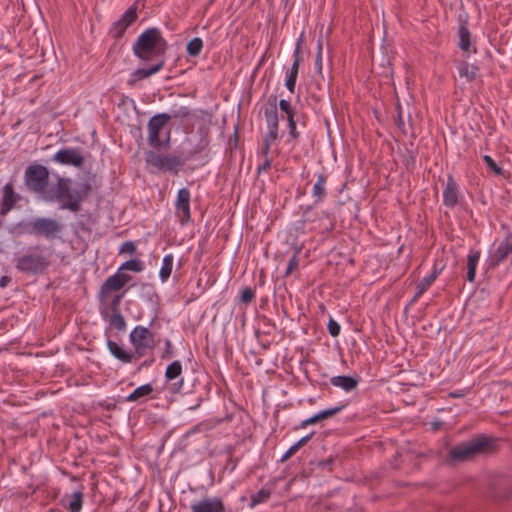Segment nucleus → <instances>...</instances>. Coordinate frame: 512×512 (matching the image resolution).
Listing matches in <instances>:
<instances>
[{"mask_svg": "<svg viewBox=\"0 0 512 512\" xmlns=\"http://www.w3.org/2000/svg\"><path fill=\"white\" fill-rule=\"evenodd\" d=\"M458 74L461 78H465L467 82L476 80L479 73L478 66L470 64L465 60L459 61L457 65Z\"/></svg>", "mask_w": 512, "mask_h": 512, "instance_id": "24", "label": "nucleus"}, {"mask_svg": "<svg viewBox=\"0 0 512 512\" xmlns=\"http://www.w3.org/2000/svg\"><path fill=\"white\" fill-rule=\"evenodd\" d=\"M145 161L147 164L158 170L174 174H177L186 163L184 157L181 158L175 155H162L154 151H148L145 153Z\"/></svg>", "mask_w": 512, "mask_h": 512, "instance_id": "9", "label": "nucleus"}, {"mask_svg": "<svg viewBox=\"0 0 512 512\" xmlns=\"http://www.w3.org/2000/svg\"><path fill=\"white\" fill-rule=\"evenodd\" d=\"M165 61L160 60L151 65L149 68H139L135 70L127 81L129 86H134L138 81L150 77L151 75L159 72L164 67Z\"/></svg>", "mask_w": 512, "mask_h": 512, "instance_id": "19", "label": "nucleus"}, {"mask_svg": "<svg viewBox=\"0 0 512 512\" xmlns=\"http://www.w3.org/2000/svg\"><path fill=\"white\" fill-rule=\"evenodd\" d=\"M166 44L159 29L149 28L133 44V53L141 61H149L154 55L164 53Z\"/></svg>", "mask_w": 512, "mask_h": 512, "instance_id": "3", "label": "nucleus"}, {"mask_svg": "<svg viewBox=\"0 0 512 512\" xmlns=\"http://www.w3.org/2000/svg\"><path fill=\"white\" fill-rule=\"evenodd\" d=\"M483 161L497 175L502 174V169L496 164V162L489 155H485L483 157Z\"/></svg>", "mask_w": 512, "mask_h": 512, "instance_id": "41", "label": "nucleus"}, {"mask_svg": "<svg viewBox=\"0 0 512 512\" xmlns=\"http://www.w3.org/2000/svg\"><path fill=\"white\" fill-rule=\"evenodd\" d=\"M298 451V449L296 448L295 445H292L288 451L284 454V456L282 457V461H286L288 460L292 455H294L296 452Z\"/></svg>", "mask_w": 512, "mask_h": 512, "instance_id": "51", "label": "nucleus"}, {"mask_svg": "<svg viewBox=\"0 0 512 512\" xmlns=\"http://www.w3.org/2000/svg\"><path fill=\"white\" fill-rule=\"evenodd\" d=\"M130 343L137 354V359L144 357L148 350L156 346L155 334L144 326H136L129 335Z\"/></svg>", "mask_w": 512, "mask_h": 512, "instance_id": "8", "label": "nucleus"}, {"mask_svg": "<svg viewBox=\"0 0 512 512\" xmlns=\"http://www.w3.org/2000/svg\"><path fill=\"white\" fill-rule=\"evenodd\" d=\"M203 48V41L201 38H193L187 43L186 51L192 57H197Z\"/></svg>", "mask_w": 512, "mask_h": 512, "instance_id": "32", "label": "nucleus"}, {"mask_svg": "<svg viewBox=\"0 0 512 512\" xmlns=\"http://www.w3.org/2000/svg\"><path fill=\"white\" fill-rule=\"evenodd\" d=\"M321 420H322V419H321V417H320V414L318 413V414H316V415H314V416H312V417H310V418H308V419H306V420L302 421V423H301V427H303V428H304V427H306V426H308V425L315 424V423H317V422H319V421H321Z\"/></svg>", "mask_w": 512, "mask_h": 512, "instance_id": "48", "label": "nucleus"}, {"mask_svg": "<svg viewBox=\"0 0 512 512\" xmlns=\"http://www.w3.org/2000/svg\"><path fill=\"white\" fill-rule=\"evenodd\" d=\"M173 262H174V257L172 254H168L163 258V264H162V267L159 272L162 282L167 281L168 278L170 277V275L172 273Z\"/></svg>", "mask_w": 512, "mask_h": 512, "instance_id": "31", "label": "nucleus"}, {"mask_svg": "<svg viewBox=\"0 0 512 512\" xmlns=\"http://www.w3.org/2000/svg\"><path fill=\"white\" fill-rule=\"evenodd\" d=\"M153 386L151 384H145L137 387L131 394L126 398L128 402H136L143 397L149 396L153 392Z\"/></svg>", "mask_w": 512, "mask_h": 512, "instance_id": "30", "label": "nucleus"}, {"mask_svg": "<svg viewBox=\"0 0 512 512\" xmlns=\"http://www.w3.org/2000/svg\"><path fill=\"white\" fill-rule=\"evenodd\" d=\"M190 115V111L187 107H182L176 114L175 117L185 118Z\"/></svg>", "mask_w": 512, "mask_h": 512, "instance_id": "53", "label": "nucleus"}, {"mask_svg": "<svg viewBox=\"0 0 512 512\" xmlns=\"http://www.w3.org/2000/svg\"><path fill=\"white\" fill-rule=\"evenodd\" d=\"M49 266V255L43 252L40 245L28 247L16 258V269L26 274H42Z\"/></svg>", "mask_w": 512, "mask_h": 512, "instance_id": "4", "label": "nucleus"}, {"mask_svg": "<svg viewBox=\"0 0 512 512\" xmlns=\"http://www.w3.org/2000/svg\"><path fill=\"white\" fill-rule=\"evenodd\" d=\"M397 125H398L399 128H402L404 126V121H403L401 113L398 114Z\"/></svg>", "mask_w": 512, "mask_h": 512, "instance_id": "57", "label": "nucleus"}, {"mask_svg": "<svg viewBox=\"0 0 512 512\" xmlns=\"http://www.w3.org/2000/svg\"><path fill=\"white\" fill-rule=\"evenodd\" d=\"M192 512H225V506L220 498H204L191 505Z\"/></svg>", "mask_w": 512, "mask_h": 512, "instance_id": "17", "label": "nucleus"}, {"mask_svg": "<svg viewBox=\"0 0 512 512\" xmlns=\"http://www.w3.org/2000/svg\"><path fill=\"white\" fill-rule=\"evenodd\" d=\"M459 43L458 46L463 52H470L471 48V33L465 23H462L458 28Z\"/></svg>", "mask_w": 512, "mask_h": 512, "instance_id": "28", "label": "nucleus"}, {"mask_svg": "<svg viewBox=\"0 0 512 512\" xmlns=\"http://www.w3.org/2000/svg\"><path fill=\"white\" fill-rule=\"evenodd\" d=\"M254 296L255 293L250 287H246L241 291V301L245 304H249Z\"/></svg>", "mask_w": 512, "mask_h": 512, "instance_id": "42", "label": "nucleus"}, {"mask_svg": "<svg viewBox=\"0 0 512 512\" xmlns=\"http://www.w3.org/2000/svg\"><path fill=\"white\" fill-rule=\"evenodd\" d=\"M122 298H123V294H117L112 298V300L110 302V308H111L112 312H120L119 306H120Z\"/></svg>", "mask_w": 512, "mask_h": 512, "instance_id": "47", "label": "nucleus"}, {"mask_svg": "<svg viewBox=\"0 0 512 512\" xmlns=\"http://www.w3.org/2000/svg\"><path fill=\"white\" fill-rule=\"evenodd\" d=\"M480 259V251H471L467 256V280L469 282L475 281L476 268Z\"/></svg>", "mask_w": 512, "mask_h": 512, "instance_id": "29", "label": "nucleus"}, {"mask_svg": "<svg viewBox=\"0 0 512 512\" xmlns=\"http://www.w3.org/2000/svg\"><path fill=\"white\" fill-rule=\"evenodd\" d=\"M171 120V115L167 113L156 114L150 118L148 122V143L155 149L167 148L170 143L171 130H167L165 140L160 139V132L165 128Z\"/></svg>", "mask_w": 512, "mask_h": 512, "instance_id": "6", "label": "nucleus"}, {"mask_svg": "<svg viewBox=\"0 0 512 512\" xmlns=\"http://www.w3.org/2000/svg\"><path fill=\"white\" fill-rule=\"evenodd\" d=\"M143 263L139 259H131L124 262L120 268L119 272L123 270L133 271V272H141L143 270Z\"/></svg>", "mask_w": 512, "mask_h": 512, "instance_id": "35", "label": "nucleus"}, {"mask_svg": "<svg viewBox=\"0 0 512 512\" xmlns=\"http://www.w3.org/2000/svg\"><path fill=\"white\" fill-rule=\"evenodd\" d=\"M332 462H333V460H332V459H329V460H327L326 462H321V463H320V465H323V466H325V465H331V463H332Z\"/></svg>", "mask_w": 512, "mask_h": 512, "instance_id": "58", "label": "nucleus"}, {"mask_svg": "<svg viewBox=\"0 0 512 512\" xmlns=\"http://www.w3.org/2000/svg\"><path fill=\"white\" fill-rule=\"evenodd\" d=\"M300 44H301V39L298 41L297 45H296V48L294 50V61H293V64L290 68V71L287 75V79H286V87L287 89L291 92V93H294L295 91V85H296V80H297V76H298V70H299V66H300V62H301V58H300Z\"/></svg>", "mask_w": 512, "mask_h": 512, "instance_id": "20", "label": "nucleus"}, {"mask_svg": "<svg viewBox=\"0 0 512 512\" xmlns=\"http://www.w3.org/2000/svg\"><path fill=\"white\" fill-rule=\"evenodd\" d=\"M299 266V259H298V251H296L293 256L289 259L287 269L285 271L284 276H289L295 269H297Z\"/></svg>", "mask_w": 512, "mask_h": 512, "instance_id": "38", "label": "nucleus"}, {"mask_svg": "<svg viewBox=\"0 0 512 512\" xmlns=\"http://www.w3.org/2000/svg\"><path fill=\"white\" fill-rule=\"evenodd\" d=\"M287 121H288V127H289V135L294 140L298 139L299 132L297 131V128H296V121L294 120V118L288 119Z\"/></svg>", "mask_w": 512, "mask_h": 512, "instance_id": "46", "label": "nucleus"}, {"mask_svg": "<svg viewBox=\"0 0 512 512\" xmlns=\"http://www.w3.org/2000/svg\"><path fill=\"white\" fill-rule=\"evenodd\" d=\"M29 232L37 237L55 239L63 231V225L57 220L47 217H39L28 224Z\"/></svg>", "mask_w": 512, "mask_h": 512, "instance_id": "10", "label": "nucleus"}, {"mask_svg": "<svg viewBox=\"0 0 512 512\" xmlns=\"http://www.w3.org/2000/svg\"><path fill=\"white\" fill-rule=\"evenodd\" d=\"M71 178L59 177L54 189L45 196L46 202H58L61 209L77 213L81 210V204L86 200L92 191L89 181L78 183L74 187Z\"/></svg>", "mask_w": 512, "mask_h": 512, "instance_id": "1", "label": "nucleus"}, {"mask_svg": "<svg viewBox=\"0 0 512 512\" xmlns=\"http://www.w3.org/2000/svg\"><path fill=\"white\" fill-rule=\"evenodd\" d=\"M272 160L270 158H264V162L259 165L257 171L258 174H261L262 172L268 171L271 168Z\"/></svg>", "mask_w": 512, "mask_h": 512, "instance_id": "49", "label": "nucleus"}, {"mask_svg": "<svg viewBox=\"0 0 512 512\" xmlns=\"http://www.w3.org/2000/svg\"><path fill=\"white\" fill-rule=\"evenodd\" d=\"M344 407H345V405H341V406H337L334 408L323 410V411L319 412L320 417L322 420L330 418V417L336 415L338 412H340Z\"/></svg>", "mask_w": 512, "mask_h": 512, "instance_id": "40", "label": "nucleus"}, {"mask_svg": "<svg viewBox=\"0 0 512 512\" xmlns=\"http://www.w3.org/2000/svg\"><path fill=\"white\" fill-rule=\"evenodd\" d=\"M279 108L283 113L286 114L287 120L295 117V110L288 100L281 99L279 101Z\"/></svg>", "mask_w": 512, "mask_h": 512, "instance_id": "37", "label": "nucleus"}, {"mask_svg": "<svg viewBox=\"0 0 512 512\" xmlns=\"http://www.w3.org/2000/svg\"><path fill=\"white\" fill-rule=\"evenodd\" d=\"M512 253V232H509L504 240L499 244L495 253L491 257L490 265L492 267L498 266L505 261L509 254Z\"/></svg>", "mask_w": 512, "mask_h": 512, "instance_id": "18", "label": "nucleus"}, {"mask_svg": "<svg viewBox=\"0 0 512 512\" xmlns=\"http://www.w3.org/2000/svg\"><path fill=\"white\" fill-rule=\"evenodd\" d=\"M327 177L320 173L317 176V180L312 188V196L315 198V203L322 202L327 195L326 191Z\"/></svg>", "mask_w": 512, "mask_h": 512, "instance_id": "26", "label": "nucleus"}, {"mask_svg": "<svg viewBox=\"0 0 512 512\" xmlns=\"http://www.w3.org/2000/svg\"><path fill=\"white\" fill-rule=\"evenodd\" d=\"M321 218L328 220V224H327V225H325L323 228H324L325 230H332V229H333V224H332V222L329 220L328 214H326L325 212H322V213H321Z\"/></svg>", "mask_w": 512, "mask_h": 512, "instance_id": "55", "label": "nucleus"}, {"mask_svg": "<svg viewBox=\"0 0 512 512\" xmlns=\"http://www.w3.org/2000/svg\"><path fill=\"white\" fill-rule=\"evenodd\" d=\"M131 280V276L122 272H117L116 274L109 276L105 282L102 284L100 288V300L105 301L112 291H119L122 289L129 281Z\"/></svg>", "mask_w": 512, "mask_h": 512, "instance_id": "13", "label": "nucleus"}, {"mask_svg": "<svg viewBox=\"0 0 512 512\" xmlns=\"http://www.w3.org/2000/svg\"><path fill=\"white\" fill-rule=\"evenodd\" d=\"M50 172L48 168L42 164L34 163L29 165L24 172V185L28 191L39 195L44 201L45 196L49 195L48 184Z\"/></svg>", "mask_w": 512, "mask_h": 512, "instance_id": "5", "label": "nucleus"}, {"mask_svg": "<svg viewBox=\"0 0 512 512\" xmlns=\"http://www.w3.org/2000/svg\"><path fill=\"white\" fill-rule=\"evenodd\" d=\"M270 148H271V145L263 143L262 149H261V155L263 158H269Z\"/></svg>", "mask_w": 512, "mask_h": 512, "instance_id": "54", "label": "nucleus"}, {"mask_svg": "<svg viewBox=\"0 0 512 512\" xmlns=\"http://www.w3.org/2000/svg\"><path fill=\"white\" fill-rule=\"evenodd\" d=\"M327 328L330 335L333 337H337L340 334V325L334 319L329 320Z\"/></svg>", "mask_w": 512, "mask_h": 512, "instance_id": "43", "label": "nucleus"}, {"mask_svg": "<svg viewBox=\"0 0 512 512\" xmlns=\"http://www.w3.org/2000/svg\"><path fill=\"white\" fill-rule=\"evenodd\" d=\"M439 273L440 269L434 266L431 274L423 278V280L416 287L417 291L413 297L414 301L420 298L423 293L432 285V283L437 279Z\"/></svg>", "mask_w": 512, "mask_h": 512, "instance_id": "27", "label": "nucleus"}, {"mask_svg": "<svg viewBox=\"0 0 512 512\" xmlns=\"http://www.w3.org/2000/svg\"><path fill=\"white\" fill-rule=\"evenodd\" d=\"M190 199L191 193L188 188H181L178 191L175 209L181 225L187 224L191 219Z\"/></svg>", "mask_w": 512, "mask_h": 512, "instance_id": "14", "label": "nucleus"}, {"mask_svg": "<svg viewBox=\"0 0 512 512\" xmlns=\"http://www.w3.org/2000/svg\"><path fill=\"white\" fill-rule=\"evenodd\" d=\"M264 116L268 131L264 135L263 143L268 145L276 144L279 139V117L277 109V96L270 95L264 106Z\"/></svg>", "mask_w": 512, "mask_h": 512, "instance_id": "7", "label": "nucleus"}, {"mask_svg": "<svg viewBox=\"0 0 512 512\" xmlns=\"http://www.w3.org/2000/svg\"><path fill=\"white\" fill-rule=\"evenodd\" d=\"M496 448L495 439L481 435L451 448L448 453V459L452 462H463L474 458L478 454L493 453L496 451Z\"/></svg>", "mask_w": 512, "mask_h": 512, "instance_id": "2", "label": "nucleus"}, {"mask_svg": "<svg viewBox=\"0 0 512 512\" xmlns=\"http://www.w3.org/2000/svg\"><path fill=\"white\" fill-rule=\"evenodd\" d=\"M110 324L119 331H123L126 328V321L120 312H112Z\"/></svg>", "mask_w": 512, "mask_h": 512, "instance_id": "36", "label": "nucleus"}, {"mask_svg": "<svg viewBox=\"0 0 512 512\" xmlns=\"http://www.w3.org/2000/svg\"><path fill=\"white\" fill-rule=\"evenodd\" d=\"M197 134L199 135V141L195 144V146L185 155V162L190 160H196L200 156L207 157L208 156V147H209V129L206 127H200L197 129Z\"/></svg>", "mask_w": 512, "mask_h": 512, "instance_id": "15", "label": "nucleus"}, {"mask_svg": "<svg viewBox=\"0 0 512 512\" xmlns=\"http://www.w3.org/2000/svg\"><path fill=\"white\" fill-rule=\"evenodd\" d=\"M135 251L136 246L131 241L124 242L120 247V253L134 254Z\"/></svg>", "mask_w": 512, "mask_h": 512, "instance_id": "45", "label": "nucleus"}, {"mask_svg": "<svg viewBox=\"0 0 512 512\" xmlns=\"http://www.w3.org/2000/svg\"><path fill=\"white\" fill-rule=\"evenodd\" d=\"M182 373V364L180 361L175 360L168 365L165 371V377L167 380H173L179 377Z\"/></svg>", "mask_w": 512, "mask_h": 512, "instance_id": "33", "label": "nucleus"}, {"mask_svg": "<svg viewBox=\"0 0 512 512\" xmlns=\"http://www.w3.org/2000/svg\"><path fill=\"white\" fill-rule=\"evenodd\" d=\"M322 51H323V42L322 39H318L317 42V54L315 59V67L318 73L322 72Z\"/></svg>", "mask_w": 512, "mask_h": 512, "instance_id": "39", "label": "nucleus"}, {"mask_svg": "<svg viewBox=\"0 0 512 512\" xmlns=\"http://www.w3.org/2000/svg\"><path fill=\"white\" fill-rule=\"evenodd\" d=\"M138 18L136 3L129 7L122 17L113 23L109 30V34L114 39L123 37L127 28L132 25Z\"/></svg>", "mask_w": 512, "mask_h": 512, "instance_id": "11", "label": "nucleus"}, {"mask_svg": "<svg viewBox=\"0 0 512 512\" xmlns=\"http://www.w3.org/2000/svg\"><path fill=\"white\" fill-rule=\"evenodd\" d=\"M84 494L81 491H75L72 494H66L61 502L70 512H80L82 509Z\"/></svg>", "mask_w": 512, "mask_h": 512, "instance_id": "23", "label": "nucleus"}, {"mask_svg": "<svg viewBox=\"0 0 512 512\" xmlns=\"http://www.w3.org/2000/svg\"><path fill=\"white\" fill-rule=\"evenodd\" d=\"M271 496V491L261 488L257 493L251 495L250 507H254L260 503L267 501Z\"/></svg>", "mask_w": 512, "mask_h": 512, "instance_id": "34", "label": "nucleus"}, {"mask_svg": "<svg viewBox=\"0 0 512 512\" xmlns=\"http://www.w3.org/2000/svg\"><path fill=\"white\" fill-rule=\"evenodd\" d=\"M107 346L110 353L122 363H132L134 360H138L135 350L126 351L113 340H108Z\"/></svg>", "mask_w": 512, "mask_h": 512, "instance_id": "21", "label": "nucleus"}, {"mask_svg": "<svg viewBox=\"0 0 512 512\" xmlns=\"http://www.w3.org/2000/svg\"><path fill=\"white\" fill-rule=\"evenodd\" d=\"M312 434L311 435H307L305 437H302L300 440H298L294 445L296 446V448L299 450L301 447H303L305 444L308 443V441L310 440Z\"/></svg>", "mask_w": 512, "mask_h": 512, "instance_id": "52", "label": "nucleus"}, {"mask_svg": "<svg viewBox=\"0 0 512 512\" xmlns=\"http://www.w3.org/2000/svg\"><path fill=\"white\" fill-rule=\"evenodd\" d=\"M11 281V278L7 275H4L0 278V287L4 288L8 285V283Z\"/></svg>", "mask_w": 512, "mask_h": 512, "instance_id": "56", "label": "nucleus"}, {"mask_svg": "<svg viewBox=\"0 0 512 512\" xmlns=\"http://www.w3.org/2000/svg\"><path fill=\"white\" fill-rule=\"evenodd\" d=\"M183 387V379L180 381L173 383L169 387V391L173 394L179 393Z\"/></svg>", "mask_w": 512, "mask_h": 512, "instance_id": "50", "label": "nucleus"}, {"mask_svg": "<svg viewBox=\"0 0 512 512\" xmlns=\"http://www.w3.org/2000/svg\"><path fill=\"white\" fill-rule=\"evenodd\" d=\"M21 199V195L15 191L13 181L10 180L1 189L0 215L6 216Z\"/></svg>", "mask_w": 512, "mask_h": 512, "instance_id": "12", "label": "nucleus"}, {"mask_svg": "<svg viewBox=\"0 0 512 512\" xmlns=\"http://www.w3.org/2000/svg\"><path fill=\"white\" fill-rule=\"evenodd\" d=\"M443 203L450 208L455 207L458 203V186L451 175L448 176L446 187L443 191Z\"/></svg>", "mask_w": 512, "mask_h": 512, "instance_id": "22", "label": "nucleus"}, {"mask_svg": "<svg viewBox=\"0 0 512 512\" xmlns=\"http://www.w3.org/2000/svg\"><path fill=\"white\" fill-rule=\"evenodd\" d=\"M174 355V349H173V345H172V342L167 339L165 341V349L161 355V358L162 359H170L171 357H173Z\"/></svg>", "mask_w": 512, "mask_h": 512, "instance_id": "44", "label": "nucleus"}, {"mask_svg": "<svg viewBox=\"0 0 512 512\" xmlns=\"http://www.w3.org/2000/svg\"><path fill=\"white\" fill-rule=\"evenodd\" d=\"M55 162L62 165H72L81 168L85 158L77 148L61 149L54 154L52 158Z\"/></svg>", "mask_w": 512, "mask_h": 512, "instance_id": "16", "label": "nucleus"}, {"mask_svg": "<svg viewBox=\"0 0 512 512\" xmlns=\"http://www.w3.org/2000/svg\"><path fill=\"white\" fill-rule=\"evenodd\" d=\"M330 383L335 387H340L345 391H351L358 385V379L352 376L339 375L330 379Z\"/></svg>", "mask_w": 512, "mask_h": 512, "instance_id": "25", "label": "nucleus"}]
</instances>
